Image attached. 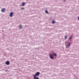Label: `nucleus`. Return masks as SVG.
<instances>
[{"label":"nucleus","instance_id":"4468645a","mask_svg":"<svg viewBox=\"0 0 79 79\" xmlns=\"http://www.w3.org/2000/svg\"><path fill=\"white\" fill-rule=\"evenodd\" d=\"M21 9H22V10H23V9H24V8H21Z\"/></svg>","mask_w":79,"mask_h":79},{"label":"nucleus","instance_id":"ddd939ff","mask_svg":"<svg viewBox=\"0 0 79 79\" xmlns=\"http://www.w3.org/2000/svg\"><path fill=\"white\" fill-rule=\"evenodd\" d=\"M45 12L46 13H48V11L47 10H46Z\"/></svg>","mask_w":79,"mask_h":79},{"label":"nucleus","instance_id":"9b49d317","mask_svg":"<svg viewBox=\"0 0 79 79\" xmlns=\"http://www.w3.org/2000/svg\"><path fill=\"white\" fill-rule=\"evenodd\" d=\"M19 27L20 29H22V26L21 25H20Z\"/></svg>","mask_w":79,"mask_h":79},{"label":"nucleus","instance_id":"2eb2a0df","mask_svg":"<svg viewBox=\"0 0 79 79\" xmlns=\"http://www.w3.org/2000/svg\"><path fill=\"white\" fill-rule=\"evenodd\" d=\"M65 44H66V43H67V42L66 41V42H65Z\"/></svg>","mask_w":79,"mask_h":79},{"label":"nucleus","instance_id":"f257e3e1","mask_svg":"<svg viewBox=\"0 0 79 79\" xmlns=\"http://www.w3.org/2000/svg\"><path fill=\"white\" fill-rule=\"evenodd\" d=\"M54 56H56V54L54 53V54H52L51 55H50V58L51 59H53L54 58Z\"/></svg>","mask_w":79,"mask_h":79},{"label":"nucleus","instance_id":"dca6fc26","mask_svg":"<svg viewBox=\"0 0 79 79\" xmlns=\"http://www.w3.org/2000/svg\"><path fill=\"white\" fill-rule=\"evenodd\" d=\"M78 20H79V17H78Z\"/></svg>","mask_w":79,"mask_h":79},{"label":"nucleus","instance_id":"f8f14e48","mask_svg":"<svg viewBox=\"0 0 79 79\" xmlns=\"http://www.w3.org/2000/svg\"><path fill=\"white\" fill-rule=\"evenodd\" d=\"M72 36H71L69 38V40L71 39H72Z\"/></svg>","mask_w":79,"mask_h":79},{"label":"nucleus","instance_id":"39448f33","mask_svg":"<svg viewBox=\"0 0 79 79\" xmlns=\"http://www.w3.org/2000/svg\"><path fill=\"white\" fill-rule=\"evenodd\" d=\"M6 64H7V65H9L10 64V62L9 61H7L6 62Z\"/></svg>","mask_w":79,"mask_h":79},{"label":"nucleus","instance_id":"f03ea898","mask_svg":"<svg viewBox=\"0 0 79 79\" xmlns=\"http://www.w3.org/2000/svg\"><path fill=\"white\" fill-rule=\"evenodd\" d=\"M40 74V73L39 72H36L34 76H39Z\"/></svg>","mask_w":79,"mask_h":79},{"label":"nucleus","instance_id":"1a4fd4ad","mask_svg":"<svg viewBox=\"0 0 79 79\" xmlns=\"http://www.w3.org/2000/svg\"><path fill=\"white\" fill-rule=\"evenodd\" d=\"M65 40H66L67 39V36L65 35L64 37Z\"/></svg>","mask_w":79,"mask_h":79},{"label":"nucleus","instance_id":"20e7f679","mask_svg":"<svg viewBox=\"0 0 79 79\" xmlns=\"http://www.w3.org/2000/svg\"><path fill=\"white\" fill-rule=\"evenodd\" d=\"M13 12H10V17H12L13 16Z\"/></svg>","mask_w":79,"mask_h":79},{"label":"nucleus","instance_id":"423d86ee","mask_svg":"<svg viewBox=\"0 0 79 79\" xmlns=\"http://www.w3.org/2000/svg\"><path fill=\"white\" fill-rule=\"evenodd\" d=\"M34 79H39V78L37 77L36 76H34Z\"/></svg>","mask_w":79,"mask_h":79},{"label":"nucleus","instance_id":"7ed1b4c3","mask_svg":"<svg viewBox=\"0 0 79 79\" xmlns=\"http://www.w3.org/2000/svg\"><path fill=\"white\" fill-rule=\"evenodd\" d=\"M70 44H71V43L70 42L68 44H67L66 46V48H69Z\"/></svg>","mask_w":79,"mask_h":79},{"label":"nucleus","instance_id":"9d476101","mask_svg":"<svg viewBox=\"0 0 79 79\" xmlns=\"http://www.w3.org/2000/svg\"><path fill=\"white\" fill-rule=\"evenodd\" d=\"M55 23V22L54 21H52V24H54Z\"/></svg>","mask_w":79,"mask_h":79},{"label":"nucleus","instance_id":"6e6552de","mask_svg":"<svg viewBox=\"0 0 79 79\" xmlns=\"http://www.w3.org/2000/svg\"><path fill=\"white\" fill-rule=\"evenodd\" d=\"M25 5V3L24 2H23L22 4V6H24Z\"/></svg>","mask_w":79,"mask_h":79},{"label":"nucleus","instance_id":"0eeeda50","mask_svg":"<svg viewBox=\"0 0 79 79\" xmlns=\"http://www.w3.org/2000/svg\"><path fill=\"white\" fill-rule=\"evenodd\" d=\"M5 11V8H3L2 9L1 11L2 12H4V11Z\"/></svg>","mask_w":79,"mask_h":79}]
</instances>
